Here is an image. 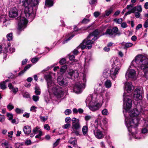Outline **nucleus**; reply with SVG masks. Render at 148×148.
Masks as SVG:
<instances>
[{"instance_id": "nucleus-1", "label": "nucleus", "mask_w": 148, "mask_h": 148, "mask_svg": "<svg viewBox=\"0 0 148 148\" xmlns=\"http://www.w3.org/2000/svg\"><path fill=\"white\" fill-rule=\"evenodd\" d=\"M38 3V0H25L23 2L25 7L24 14L29 21H31L34 18Z\"/></svg>"}, {"instance_id": "nucleus-2", "label": "nucleus", "mask_w": 148, "mask_h": 148, "mask_svg": "<svg viewBox=\"0 0 148 148\" xmlns=\"http://www.w3.org/2000/svg\"><path fill=\"white\" fill-rule=\"evenodd\" d=\"M132 66L143 71L146 78H148V58L141 55L136 56L131 62Z\"/></svg>"}, {"instance_id": "nucleus-3", "label": "nucleus", "mask_w": 148, "mask_h": 148, "mask_svg": "<svg viewBox=\"0 0 148 148\" xmlns=\"http://www.w3.org/2000/svg\"><path fill=\"white\" fill-rule=\"evenodd\" d=\"M86 102L87 106L90 110L92 111H96L99 109L101 107L99 103H97L93 99L91 95H89L86 99Z\"/></svg>"}, {"instance_id": "nucleus-4", "label": "nucleus", "mask_w": 148, "mask_h": 148, "mask_svg": "<svg viewBox=\"0 0 148 148\" xmlns=\"http://www.w3.org/2000/svg\"><path fill=\"white\" fill-rule=\"evenodd\" d=\"M113 67L110 71V76L112 79H114L116 77L121 69V64L120 61L117 59H116L112 64Z\"/></svg>"}, {"instance_id": "nucleus-5", "label": "nucleus", "mask_w": 148, "mask_h": 148, "mask_svg": "<svg viewBox=\"0 0 148 148\" xmlns=\"http://www.w3.org/2000/svg\"><path fill=\"white\" fill-rule=\"evenodd\" d=\"M18 34H19L20 32L26 27L27 24L28 23V21L27 19L24 16L23 14L18 18Z\"/></svg>"}, {"instance_id": "nucleus-6", "label": "nucleus", "mask_w": 148, "mask_h": 148, "mask_svg": "<svg viewBox=\"0 0 148 148\" xmlns=\"http://www.w3.org/2000/svg\"><path fill=\"white\" fill-rule=\"evenodd\" d=\"M86 82V76L84 74L82 81L80 82H77L75 83L73 88V91L77 93L80 92L81 90L85 88Z\"/></svg>"}, {"instance_id": "nucleus-7", "label": "nucleus", "mask_w": 148, "mask_h": 148, "mask_svg": "<svg viewBox=\"0 0 148 148\" xmlns=\"http://www.w3.org/2000/svg\"><path fill=\"white\" fill-rule=\"evenodd\" d=\"M44 78L47 82V86L48 92L53 90L57 86H58L55 84L52 80L51 76L49 74L45 75Z\"/></svg>"}, {"instance_id": "nucleus-8", "label": "nucleus", "mask_w": 148, "mask_h": 148, "mask_svg": "<svg viewBox=\"0 0 148 148\" xmlns=\"http://www.w3.org/2000/svg\"><path fill=\"white\" fill-rule=\"evenodd\" d=\"M121 34V33L119 31L118 28L116 27H113L112 29H107L106 32L103 34L111 37H114L116 35L120 36Z\"/></svg>"}, {"instance_id": "nucleus-9", "label": "nucleus", "mask_w": 148, "mask_h": 148, "mask_svg": "<svg viewBox=\"0 0 148 148\" xmlns=\"http://www.w3.org/2000/svg\"><path fill=\"white\" fill-rule=\"evenodd\" d=\"M52 91L54 96L58 98L62 97L64 94V90L59 86H57Z\"/></svg>"}, {"instance_id": "nucleus-10", "label": "nucleus", "mask_w": 148, "mask_h": 148, "mask_svg": "<svg viewBox=\"0 0 148 148\" xmlns=\"http://www.w3.org/2000/svg\"><path fill=\"white\" fill-rule=\"evenodd\" d=\"M123 101L126 104L123 106V108L126 111H128L132 107V101L131 99L127 98L124 93L123 95Z\"/></svg>"}, {"instance_id": "nucleus-11", "label": "nucleus", "mask_w": 148, "mask_h": 148, "mask_svg": "<svg viewBox=\"0 0 148 148\" xmlns=\"http://www.w3.org/2000/svg\"><path fill=\"white\" fill-rule=\"evenodd\" d=\"M79 76L78 72L77 70L70 69L67 71V73L66 74V77L68 78L73 79V78H77Z\"/></svg>"}, {"instance_id": "nucleus-12", "label": "nucleus", "mask_w": 148, "mask_h": 148, "mask_svg": "<svg viewBox=\"0 0 148 148\" xmlns=\"http://www.w3.org/2000/svg\"><path fill=\"white\" fill-rule=\"evenodd\" d=\"M142 91L141 88H136L134 92L133 98L136 100L140 99L142 97Z\"/></svg>"}, {"instance_id": "nucleus-13", "label": "nucleus", "mask_w": 148, "mask_h": 148, "mask_svg": "<svg viewBox=\"0 0 148 148\" xmlns=\"http://www.w3.org/2000/svg\"><path fill=\"white\" fill-rule=\"evenodd\" d=\"M125 77L127 79L131 78L133 79H135L136 78V71L134 69H132L128 70L125 74Z\"/></svg>"}, {"instance_id": "nucleus-14", "label": "nucleus", "mask_w": 148, "mask_h": 148, "mask_svg": "<svg viewBox=\"0 0 148 148\" xmlns=\"http://www.w3.org/2000/svg\"><path fill=\"white\" fill-rule=\"evenodd\" d=\"M71 121L73 130H78L81 128L79 121L78 119L73 117Z\"/></svg>"}, {"instance_id": "nucleus-15", "label": "nucleus", "mask_w": 148, "mask_h": 148, "mask_svg": "<svg viewBox=\"0 0 148 148\" xmlns=\"http://www.w3.org/2000/svg\"><path fill=\"white\" fill-rule=\"evenodd\" d=\"M93 132L95 137L98 139H101L104 137L102 132L96 127L95 130L93 129Z\"/></svg>"}, {"instance_id": "nucleus-16", "label": "nucleus", "mask_w": 148, "mask_h": 148, "mask_svg": "<svg viewBox=\"0 0 148 148\" xmlns=\"http://www.w3.org/2000/svg\"><path fill=\"white\" fill-rule=\"evenodd\" d=\"M133 89L134 86L131 82H127L125 84L124 87V90L130 93L132 91Z\"/></svg>"}, {"instance_id": "nucleus-17", "label": "nucleus", "mask_w": 148, "mask_h": 148, "mask_svg": "<svg viewBox=\"0 0 148 148\" xmlns=\"http://www.w3.org/2000/svg\"><path fill=\"white\" fill-rule=\"evenodd\" d=\"M18 14L17 9L16 8H13L9 11V16L11 18H14L17 16Z\"/></svg>"}, {"instance_id": "nucleus-18", "label": "nucleus", "mask_w": 148, "mask_h": 148, "mask_svg": "<svg viewBox=\"0 0 148 148\" xmlns=\"http://www.w3.org/2000/svg\"><path fill=\"white\" fill-rule=\"evenodd\" d=\"M91 38H88V36L86 39H85L84 40V42L85 43L86 46V49H89L92 47V44L93 43V40H90L89 39Z\"/></svg>"}, {"instance_id": "nucleus-19", "label": "nucleus", "mask_w": 148, "mask_h": 148, "mask_svg": "<svg viewBox=\"0 0 148 148\" xmlns=\"http://www.w3.org/2000/svg\"><path fill=\"white\" fill-rule=\"evenodd\" d=\"M58 83L61 86H64L68 83V81L66 79L62 77H59L57 79Z\"/></svg>"}, {"instance_id": "nucleus-20", "label": "nucleus", "mask_w": 148, "mask_h": 148, "mask_svg": "<svg viewBox=\"0 0 148 148\" xmlns=\"http://www.w3.org/2000/svg\"><path fill=\"white\" fill-rule=\"evenodd\" d=\"M99 32L98 29H96L92 33L90 34L88 36V38H90L92 36H94V37L92 38V40H95L97 39L100 36H99Z\"/></svg>"}, {"instance_id": "nucleus-21", "label": "nucleus", "mask_w": 148, "mask_h": 148, "mask_svg": "<svg viewBox=\"0 0 148 148\" xmlns=\"http://www.w3.org/2000/svg\"><path fill=\"white\" fill-rule=\"evenodd\" d=\"M8 18L6 15H1L0 16V21L3 22L4 26H6L9 23Z\"/></svg>"}, {"instance_id": "nucleus-22", "label": "nucleus", "mask_w": 148, "mask_h": 148, "mask_svg": "<svg viewBox=\"0 0 148 148\" xmlns=\"http://www.w3.org/2000/svg\"><path fill=\"white\" fill-rule=\"evenodd\" d=\"M91 57L90 54L87 55L85 58L84 68H86L89 64V62L91 60Z\"/></svg>"}, {"instance_id": "nucleus-23", "label": "nucleus", "mask_w": 148, "mask_h": 148, "mask_svg": "<svg viewBox=\"0 0 148 148\" xmlns=\"http://www.w3.org/2000/svg\"><path fill=\"white\" fill-rule=\"evenodd\" d=\"M1 145L5 147V148H12V147L11 144L7 141L3 140L1 143Z\"/></svg>"}, {"instance_id": "nucleus-24", "label": "nucleus", "mask_w": 148, "mask_h": 148, "mask_svg": "<svg viewBox=\"0 0 148 148\" xmlns=\"http://www.w3.org/2000/svg\"><path fill=\"white\" fill-rule=\"evenodd\" d=\"M8 87L11 90V91L14 94H15L18 90V88L16 87H14L11 83L9 84Z\"/></svg>"}, {"instance_id": "nucleus-25", "label": "nucleus", "mask_w": 148, "mask_h": 148, "mask_svg": "<svg viewBox=\"0 0 148 148\" xmlns=\"http://www.w3.org/2000/svg\"><path fill=\"white\" fill-rule=\"evenodd\" d=\"M23 131L25 134L28 135L31 132V129L30 126L27 125L24 127Z\"/></svg>"}, {"instance_id": "nucleus-26", "label": "nucleus", "mask_w": 148, "mask_h": 148, "mask_svg": "<svg viewBox=\"0 0 148 148\" xmlns=\"http://www.w3.org/2000/svg\"><path fill=\"white\" fill-rule=\"evenodd\" d=\"M95 87L96 89H95V90H96L97 92L100 93L102 92V87L101 84H97L96 85Z\"/></svg>"}, {"instance_id": "nucleus-27", "label": "nucleus", "mask_w": 148, "mask_h": 148, "mask_svg": "<svg viewBox=\"0 0 148 148\" xmlns=\"http://www.w3.org/2000/svg\"><path fill=\"white\" fill-rule=\"evenodd\" d=\"M148 123L146 122H144V125L142 129V133L145 134L147 133L148 132Z\"/></svg>"}, {"instance_id": "nucleus-28", "label": "nucleus", "mask_w": 148, "mask_h": 148, "mask_svg": "<svg viewBox=\"0 0 148 148\" xmlns=\"http://www.w3.org/2000/svg\"><path fill=\"white\" fill-rule=\"evenodd\" d=\"M122 44L124 49H127L128 48L131 47L133 45L132 43L130 42H123Z\"/></svg>"}, {"instance_id": "nucleus-29", "label": "nucleus", "mask_w": 148, "mask_h": 148, "mask_svg": "<svg viewBox=\"0 0 148 148\" xmlns=\"http://www.w3.org/2000/svg\"><path fill=\"white\" fill-rule=\"evenodd\" d=\"M136 7H134L132 9L129 10L127 12H126L124 16H126L128 14H130L131 13H134L136 11Z\"/></svg>"}, {"instance_id": "nucleus-30", "label": "nucleus", "mask_w": 148, "mask_h": 148, "mask_svg": "<svg viewBox=\"0 0 148 148\" xmlns=\"http://www.w3.org/2000/svg\"><path fill=\"white\" fill-rule=\"evenodd\" d=\"M54 3L52 0H46L45 5H48L49 7L53 5Z\"/></svg>"}, {"instance_id": "nucleus-31", "label": "nucleus", "mask_w": 148, "mask_h": 148, "mask_svg": "<svg viewBox=\"0 0 148 148\" xmlns=\"http://www.w3.org/2000/svg\"><path fill=\"white\" fill-rule=\"evenodd\" d=\"M112 85L111 81L110 80H107L105 82V86L107 88L111 87Z\"/></svg>"}, {"instance_id": "nucleus-32", "label": "nucleus", "mask_w": 148, "mask_h": 148, "mask_svg": "<svg viewBox=\"0 0 148 148\" xmlns=\"http://www.w3.org/2000/svg\"><path fill=\"white\" fill-rule=\"evenodd\" d=\"M9 81L8 79H7L4 81L3 83H1L0 84V87L1 89H5L6 88V86L5 83Z\"/></svg>"}, {"instance_id": "nucleus-33", "label": "nucleus", "mask_w": 148, "mask_h": 148, "mask_svg": "<svg viewBox=\"0 0 148 148\" xmlns=\"http://www.w3.org/2000/svg\"><path fill=\"white\" fill-rule=\"evenodd\" d=\"M85 48H86V46L85 43L84 42V40L83 42L77 47V48H81L82 49H83Z\"/></svg>"}, {"instance_id": "nucleus-34", "label": "nucleus", "mask_w": 148, "mask_h": 148, "mask_svg": "<svg viewBox=\"0 0 148 148\" xmlns=\"http://www.w3.org/2000/svg\"><path fill=\"white\" fill-rule=\"evenodd\" d=\"M88 128L87 126H84L82 129V131L84 135L87 134L88 132Z\"/></svg>"}, {"instance_id": "nucleus-35", "label": "nucleus", "mask_w": 148, "mask_h": 148, "mask_svg": "<svg viewBox=\"0 0 148 148\" xmlns=\"http://www.w3.org/2000/svg\"><path fill=\"white\" fill-rule=\"evenodd\" d=\"M71 139L72 138H71L69 141V143H70L72 144L74 147H77V144L76 140H72Z\"/></svg>"}, {"instance_id": "nucleus-36", "label": "nucleus", "mask_w": 148, "mask_h": 148, "mask_svg": "<svg viewBox=\"0 0 148 148\" xmlns=\"http://www.w3.org/2000/svg\"><path fill=\"white\" fill-rule=\"evenodd\" d=\"M67 68V65H64L62 66L60 69V72L62 73H63L66 71Z\"/></svg>"}, {"instance_id": "nucleus-37", "label": "nucleus", "mask_w": 148, "mask_h": 148, "mask_svg": "<svg viewBox=\"0 0 148 148\" xmlns=\"http://www.w3.org/2000/svg\"><path fill=\"white\" fill-rule=\"evenodd\" d=\"M101 113L103 115L106 116H107L109 114L108 110L106 108H105L102 110Z\"/></svg>"}, {"instance_id": "nucleus-38", "label": "nucleus", "mask_w": 148, "mask_h": 148, "mask_svg": "<svg viewBox=\"0 0 148 148\" xmlns=\"http://www.w3.org/2000/svg\"><path fill=\"white\" fill-rule=\"evenodd\" d=\"M103 76L106 78L107 77V76L108 75H110L109 74V71H108V70H105L103 71Z\"/></svg>"}, {"instance_id": "nucleus-39", "label": "nucleus", "mask_w": 148, "mask_h": 148, "mask_svg": "<svg viewBox=\"0 0 148 148\" xmlns=\"http://www.w3.org/2000/svg\"><path fill=\"white\" fill-rule=\"evenodd\" d=\"M33 132L36 134L39 133H40V132H42L40 130V128H38L37 127L34 128L33 130Z\"/></svg>"}, {"instance_id": "nucleus-40", "label": "nucleus", "mask_w": 148, "mask_h": 148, "mask_svg": "<svg viewBox=\"0 0 148 148\" xmlns=\"http://www.w3.org/2000/svg\"><path fill=\"white\" fill-rule=\"evenodd\" d=\"M39 118L42 122H45L48 119V116H43L41 115H40Z\"/></svg>"}, {"instance_id": "nucleus-41", "label": "nucleus", "mask_w": 148, "mask_h": 148, "mask_svg": "<svg viewBox=\"0 0 148 148\" xmlns=\"http://www.w3.org/2000/svg\"><path fill=\"white\" fill-rule=\"evenodd\" d=\"M114 21L117 24H121L122 23L123 20L122 18H120L118 19L115 18L114 19Z\"/></svg>"}, {"instance_id": "nucleus-42", "label": "nucleus", "mask_w": 148, "mask_h": 148, "mask_svg": "<svg viewBox=\"0 0 148 148\" xmlns=\"http://www.w3.org/2000/svg\"><path fill=\"white\" fill-rule=\"evenodd\" d=\"M6 36L8 40V41L12 40V33L7 34Z\"/></svg>"}, {"instance_id": "nucleus-43", "label": "nucleus", "mask_w": 148, "mask_h": 148, "mask_svg": "<svg viewBox=\"0 0 148 148\" xmlns=\"http://www.w3.org/2000/svg\"><path fill=\"white\" fill-rule=\"evenodd\" d=\"M35 92L36 94L37 95H40V91L39 90V88L36 86L35 87Z\"/></svg>"}, {"instance_id": "nucleus-44", "label": "nucleus", "mask_w": 148, "mask_h": 148, "mask_svg": "<svg viewBox=\"0 0 148 148\" xmlns=\"http://www.w3.org/2000/svg\"><path fill=\"white\" fill-rule=\"evenodd\" d=\"M7 107L8 110H11L14 108V106L11 103H10L7 106Z\"/></svg>"}, {"instance_id": "nucleus-45", "label": "nucleus", "mask_w": 148, "mask_h": 148, "mask_svg": "<svg viewBox=\"0 0 148 148\" xmlns=\"http://www.w3.org/2000/svg\"><path fill=\"white\" fill-rule=\"evenodd\" d=\"M15 111L18 114L23 113V110L20 109L18 108H16Z\"/></svg>"}, {"instance_id": "nucleus-46", "label": "nucleus", "mask_w": 148, "mask_h": 148, "mask_svg": "<svg viewBox=\"0 0 148 148\" xmlns=\"http://www.w3.org/2000/svg\"><path fill=\"white\" fill-rule=\"evenodd\" d=\"M92 118V116L90 115H87L85 116L84 119L86 121L89 120Z\"/></svg>"}, {"instance_id": "nucleus-47", "label": "nucleus", "mask_w": 148, "mask_h": 148, "mask_svg": "<svg viewBox=\"0 0 148 148\" xmlns=\"http://www.w3.org/2000/svg\"><path fill=\"white\" fill-rule=\"evenodd\" d=\"M66 60L64 58L62 59L59 61L60 64L62 65L66 63Z\"/></svg>"}, {"instance_id": "nucleus-48", "label": "nucleus", "mask_w": 148, "mask_h": 148, "mask_svg": "<svg viewBox=\"0 0 148 148\" xmlns=\"http://www.w3.org/2000/svg\"><path fill=\"white\" fill-rule=\"evenodd\" d=\"M74 36V35H73L71 36L68 38H67L66 40L62 42V43L63 44H64L67 42L71 39Z\"/></svg>"}, {"instance_id": "nucleus-49", "label": "nucleus", "mask_w": 148, "mask_h": 148, "mask_svg": "<svg viewBox=\"0 0 148 148\" xmlns=\"http://www.w3.org/2000/svg\"><path fill=\"white\" fill-rule=\"evenodd\" d=\"M23 96L25 98H28L29 97V95L28 93L27 92H25L23 93Z\"/></svg>"}, {"instance_id": "nucleus-50", "label": "nucleus", "mask_w": 148, "mask_h": 148, "mask_svg": "<svg viewBox=\"0 0 148 148\" xmlns=\"http://www.w3.org/2000/svg\"><path fill=\"white\" fill-rule=\"evenodd\" d=\"M37 107L34 106H32L30 108V111L33 112H36Z\"/></svg>"}, {"instance_id": "nucleus-51", "label": "nucleus", "mask_w": 148, "mask_h": 148, "mask_svg": "<svg viewBox=\"0 0 148 148\" xmlns=\"http://www.w3.org/2000/svg\"><path fill=\"white\" fill-rule=\"evenodd\" d=\"M23 145V143H15V146L16 148H19L20 146L22 145Z\"/></svg>"}, {"instance_id": "nucleus-52", "label": "nucleus", "mask_w": 148, "mask_h": 148, "mask_svg": "<svg viewBox=\"0 0 148 148\" xmlns=\"http://www.w3.org/2000/svg\"><path fill=\"white\" fill-rule=\"evenodd\" d=\"M71 110L69 109L66 110L64 112L65 114L66 115H69L71 114Z\"/></svg>"}, {"instance_id": "nucleus-53", "label": "nucleus", "mask_w": 148, "mask_h": 148, "mask_svg": "<svg viewBox=\"0 0 148 148\" xmlns=\"http://www.w3.org/2000/svg\"><path fill=\"white\" fill-rule=\"evenodd\" d=\"M136 7V11H138V12H140L142 11V8L141 6L139 5Z\"/></svg>"}, {"instance_id": "nucleus-54", "label": "nucleus", "mask_w": 148, "mask_h": 148, "mask_svg": "<svg viewBox=\"0 0 148 148\" xmlns=\"http://www.w3.org/2000/svg\"><path fill=\"white\" fill-rule=\"evenodd\" d=\"M70 125H71L70 124L67 123L63 126L62 127L64 129H67L70 127Z\"/></svg>"}, {"instance_id": "nucleus-55", "label": "nucleus", "mask_w": 148, "mask_h": 148, "mask_svg": "<svg viewBox=\"0 0 148 148\" xmlns=\"http://www.w3.org/2000/svg\"><path fill=\"white\" fill-rule=\"evenodd\" d=\"M7 116L9 118V120H12L13 118V115L12 114L10 113H8L7 114Z\"/></svg>"}, {"instance_id": "nucleus-56", "label": "nucleus", "mask_w": 148, "mask_h": 148, "mask_svg": "<svg viewBox=\"0 0 148 148\" xmlns=\"http://www.w3.org/2000/svg\"><path fill=\"white\" fill-rule=\"evenodd\" d=\"M143 26L145 28L148 27V18L145 22Z\"/></svg>"}, {"instance_id": "nucleus-57", "label": "nucleus", "mask_w": 148, "mask_h": 148, "mask_svg": "<svg viewBox=\"0 0 148 148\" xmlns=\"http://www.w3.org/2000/svg\"><path fill=\"white\" fill-rule=\"evenodd\" d=\"M140 12H137L135 13V15L136 17V18H138L140 17Z\"/></svg>"}, {"instance_id": "nucleus-58", "label": "nucleus", "mask_w": 148, "mask_h": 148, "mask_svg": "<svg viewBox=\"0 0 148 148\" xmlns=\"http://www.w3.org/2000/svg\"><path fill=\"white\" fill-rule=\"evenodd\" d=\"M77 130H73V131L72 132V133H74L77 136H78L79 135V132Z\"/></svg>"}, {"instance_id": "nucleus-59", "label": "nucleus", "mask_w": 148, "mask_h": 148, "mask_svg": "<svg viewBox=\"0 0 148 148\" xmlns=\"http://www.w3.org/2000/svg\"><path fill=\"white\" fill-rule=\"evenodd\" d=\"M90 20L88 19L84 18L82 21V23H83L86 24Z\"/></svg>"}, {"instance_id": "nucleus-60", "label": "nucleus", "mask_w": 148, "mask_h": 148, "mask_svg": "<svg viewBox=\"0 0 148 148\" xmlns=\"http://www.w3.org/2000/svg\"><path fill=\"white\" fill-rule=\"evenodd\" d=\"M39 98V97L38 96L34 95L33 96V99L34 101H37L38 100Z\"/></svg>"}, {"instance_id": "nucleus-61", "label": "nucleus", "mask_w": 148, "mask_h": 148, "mask_svg": "<svg viewBox=\"0 0 148 148\" xmlns=\"http://www.w3.org/2000/svg\"><path fill=\"white\" fill-rule=\"evenodd\" d=\"M38 60L39 59L38 58L35 57L32 59L31 61L32 63H34L37 62Z\"/></svg>"}, {"instance_id": "nucleus-62", "label": "nucleus", "mask_w": 148, "mask_h": 148, "mask_svg": "<svg viewBox=\"0 0 148 148\" xmlns=\"http://www.w3.org/2000/svg\"><path fill=\"white\" fill-rule=\"evenodd\" d=\"M79 48H77V47L75 49H74L73 51V52L74 54L75 55H77L78 53V49Z\"/></svg>"}, {"instance_id": "nucleus-63", "label": "nucleus", "mask_w": 148, "mask_h": 148, "mask_svg": "<svg viewBox=\"0 0 148 148\" xmlns=\"http://www.w3.org/2000/svg\"><path fill=\"white\" fill-rule=\"evenodd\" d=\"M121 27L123 28H125L127 27V24L125 22H123L122 23H121Z\"/></svg>"}, {"instance_id": "nucleus-64", "label": "nucleus", "mask_w": 148, "mask_h": 148, "mask_svg": "<svg viewBox=\"0 0 148 148\" xmlns=\"http://www.w3.org/2000/svg\"><path fill=\"white\" fill-rule=\"evenodd\" d=\"M100 13L98 12H95L93 14L94 16L96 18L98 17L100 15Z\"/></svg>"}]
</instances>
